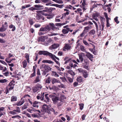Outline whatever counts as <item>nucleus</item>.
Listing matches in <instances>:
<instances>
[{
  "label": "nucleus",
  "mask_w": 122,
  "mask_h": 122,
  "mask_svg": "<svg viewBox=\"0 0 122 122\" xmlns=\"http://www.w3.org/2000/svg\"><path fill=\"white\" fill-rule=\"evenodd\" d=\"M83 79L81 76L78 77L77 79V81L80 83H81L83 81Z\"/></svg>",
  "instance_id": "25"
},
{
  "label": "nucleus",
  "mask_w": 122,
  "mask_h": 122,
  "mask_svg": "<svg viewBox=\"0 0 122 122\" xmlns=\"http://www.w3.org/2000/svg\"><path fill=\"white\" fill-rule=\"evenodd\" d=\"M53 17V16L51 15H48L47 16V18L49 19H50L52 18Z\"/></svg>",
  "instance_id": "61"
},
{
  "label": "nucleus",
  "mask_w": 122,
  "mask_h": 122,
  "mask_svg": "<svg viewBox=\"0 0 122 122\" xmlns=\"http://www.w3.org/2000/svg\"><path fill=\"white\" fill-rule=\"evenodd\" d=\"M7 80L5 79H2L0 80V82L2 83H5L7 82Z\"/></svg>",
  "instance_id": "46"
},
{
  "label": "nucleus",
  "mask_w": 122,
  "mask_h": 122,
  "mask_svg": "<svg viewBox=\"0 0 122 122\" xmlns=\"http://www.w3.org/2000/svg\"><path fill=\"white\" fill-rule=\"evenodd\" d=\"M23 67L24 68H25L26 66L27 65V61L26 60H25L24 61L22 62Z\"/></svg>",
  "instance_id": "31"
},
{
  "label": "nucleus",
  "mask_w": 122,
  "mask_h": 122,
  "mask_svg": "<svg viewBox=\"0 0 122 122\" xmlns=\"http://www.w3.org/2000/svg\"><path fill=\"white\" fill-rule=\"evenodd\" d=\"M45 33L43 32H42L41 31H39L38 33V34L39 35H41L44 34Z\"/></svg>",
  "instance_id": "53"
},
{
  "label": "nucleus",
  "mask_w": 122,
  "mask_h": 122,
  "mask_svg": "<svg viewBox=\"0 0 122 122\" xmlns=\"http://www.w3.org/2000/svg\"><path fill=\"white\" fill-rule=\"evenodd\" d=\"M80 106V109L81 110H82L84 107V104L83 103H81L79 104Z\"/></svg>",
  "instance_id": "41"
},
{
  "label": "nucleus",
  "mask_w": 122,
  "mask_h": 122,
  "mask_svg": "<svg viewBox=\"0 0 122 122\" xmlns=\"http://www.w3.org/2000/svg\"><path fill=\"white\" fill-rule=\"evenodd\" d=\"M34 6L36 8L38 9V10L42 9L44 8L43 5H35Z\"/></svg>",
  "instance_id": "15"
},
{
  "label": "nucleus",
  "mask_w": 122,
  "mask_h": 122,
  "mask_svg": "<svg viewBox=\"0 0 122 122\" xmlns=\"http://www.w3.org/2000/svg\"><path fill=\"white\" fill-rule=\"evenodd\" d=\"M50 57L53 60H54L56 63L57 64H58V66H60V63L58 62V61L56 60V59H57L58 60H59V59L56 57L55 55L51 53Z\"/></svg>",
  "instance_id": "2"
},
{
  "label": "nucleus",
  "mask_w": 122,
  "mask_h": 122,
  "mask_svg": "<svg viewBox=\"0 0 122 122\" xmlns=\"http://www.w3.org/2000/svg\"><path fill=\"white\" fill-rule=\"evenodd\" d=\"M8 25H7L5 26L3 25L2 26V27L0 28V32H3L5 31L7 29Z\"/></svg>",
  "instance_id": "17"
},
{
  "label": "nucleus",
  "mask_w": 122,
  "mask_h": 122,
  "mask_svg": "<svg viewBox=\"0 0 122 122\" xmlns=\"http://www.w3.org/2000/svg\"><path fill=\"white\" fill-rule=\"evenodd\" d=\"M78 56L79 57V59L80 61L81 62H82L83 60V57L85 56V54L83 53H81L78 54Z\"/></svg>",
  "instance_id": "11"
},
{
  "label": "nucleus",
  "mask_w": 122,
  "mask_h": 122,
  "mask_svg": "<svg viewBox=\"0 0 122 122\" xmlns=\"http://www.w3.org/2000/svg\"><path fill=\"white\" fill-rule=\"evenodd\" d=\"M17 100V97L15 96H12L11 98V102L16 101Z\"/></svg>",
  "instance_id": "28"
},
{
  "label": "nucleus",
  "mask_w": 122,
  "mask_h": 122,
  "mask_svg": "<svg viewBox=\"0 0 122 122\" xmlns=\"http://www.w3.org/2000/svg\"><path fill=\"white\" fill-rule=\"evenodd\" d=\"M51 75L55 77H59V75L56 72L53 71H52Z\"/></svg>",
  "instance_id": "27"
},
{
  "label": "nucleus",
  "mask_w": 122,
  "mask_h": 122,
  "mask_svg": "<svg viewBox=\"0 0 122 122\" xmlns=\"http://www.w3.org/2000/svg\"><path fill=\"white\" fill-rule=\"evenodd\" d=\"M58 87L60 88H64L65 87V86L64 85L62 84H61L60 85H58Z\"/></svg>",
  "instance_id": "50"
},
{
  "label": "nucleus",
  "mask_w": 122,
  "mask_h": 122,
  "mask_svg": "<svg viewBox=\"0 0 122 122\" xmlns=\"http://www.w3.org/2000/svg\"><path fill=\"white\" fill-rule=\"evenodd\" d=\"M0 62H1L3 64L5 65H7V64L5 62L3 61L0 60Z\"/></svg>",
  "instance_id": "60"
},
{
  "label": "nucleus",
  "mask_w": 122,
  "mask_h": 122,
  "mask_svg": "<svg viewBox=\"0 0 122 122\" xmlns=\"http://www.w3.org/2000/svg\"><path fill=\"white\" fill-rule=\"evenodd\" d=\"M48 39L47 36H43L39 37L37 40L38 42H44L46 39Z\"/></svg>",
  "instance_id": "8"
},
{
  "label": "nucleus",
  "mask_w": 122,
  "mask_h": 122,
  "mask_svg": "<svg viewBox=\"0 0 122 122\" xmlns=\"http://www.w3.org/2000/svg\"><path fill=\"white\" fill-rule=\"evenodd\" d=\"M48 108V106L44 104L42 106L41 111L44 113L46 112H48L49 109Z\"/></svg>",
  "instance_id": "6"
},
{
  "label": "nucleus",
  "mask_w": 122,
  "mask_h": 122,
  "mask_svg": "<svg viewBox=\"0 0 122 122\" xmlns=\"http://www.w3.org/2000/svg\"><path fill=\"white\" fill-rule=\"evenodd\" d=\"M101 25L102 27V29H101V30H103L104 27V23H103V22L101 24Z\"/></svg>",
  "instance_id": "58"
},
{
  "label": "nucleus",
  "mask_w": 122,
  "mask_h": 122,
  "mask_svg": "<svg viewBox=\"0 0 122 122\" xmlns=\"http://www.w3.org/2000/svg\"><path fill=\"white\" fill-rule=\"evenodd\" d=\"M48 95V94H45V98L47 100V101L48 102L49 100V98L47 96V95Z\"/></svg>",
  "instance_id": "56"
},
{
  "label": "nucleus",
  "mask_w": 122,
  "mask_h": 122,
  "mask_svg": "<svg viewBox=\"0 0 122 122\" xmlns=\"http://www.w3.org/2000/svg\"><path fill=\"white\" fill-rule=\"evenodd\" d=\"M25 57L26 58L27 61L28 63L29 62V55L27 53H26L25 54Z\"/></svg>",
  "instance_id": "33"
},
{
  "label": "nucleus",
  "mask_w": 122,
  "mask_h": 122,
  "mask_svg": "<svg viewBox=\"0 0 122 122\" xmlns=\"http://www.w3.org/2000/svg\"><path fill=\"white\" fill-rule=\"evenodd\" d=\"M90 44H91L92 45L93 47V48L92 49H91V51L92 52H93V53L95 55H96L97 54V52L96 51H95V46L93 44L91 43H90Z\"/></svg>",
  "instance_id": "23"
},
{
  "label": "nucleus",
  "mask_w": 122,
  "mask_h": 122,
  "mask_svg": "<svg viewBox=\"0 0 122 122\" xmlns=\"http://www.w3.org/2000/svg\"><path fill=\"white\" fill-rule=\"evenodd\" d=\"M95 31L94 30H92L90 31L89 33L91 35H94L95 34Z\"/></svg>",
  "instance_id": "45"
},
{
  "label": "nucleus",
  "mask_w": 122,
  "mask_h": 122,
  "mask_svg": "<svg viewBox=\"0 0 122 122\" xmlns=\"http://www.w3.org/2000/svg\"><path fill=\"white\" fill-rule=\"evenodd\" d=\"M51 79L50 77H48L47 79L46 80V82L47 83H49L51 81Z\"/></svg>",
  "instance_id": "39"
},
{
  "label": "nucleus",
  "mask_w": 122,
  "mask_h": 122,
  "mask_svg": "<svg viewBox=\"0 0 122 122\" xmlns=\"http://www.w3.org/2000/svg\"><path fill=\"white\" fill-rule=\"evenodd\" d=\"M85 63H83L84 67L85 69H88V62L87 61H84Z\"/></svg>",
  "instance_id": "19"
},
{
  "label": "nucleus",
  "mask_w": 122,
  "mask_h": 122,
  "mask_svg": "<svg viewBox=\"0 0 122 122\" xmlns=\"http://www.w3.org/2000/svg\"><path fill=\"white\" fill-rule=\"evenodd\" d=\"M9 27L10 28H12L11 31H14L16 29L15 26L14 25H13L12 24L9 25Z\"/></svg>",
  "instance_id": "26"
},
{
  "label": "nucleus",
  "mask_w": 122,
  "mask_h": 122,
  "mask_svg": "<svg viewBox=\"0 0 122 122\" xmlns=\"http://www.w3.org/2000/svg\"><path fill=\"white\" fill-rule=\"evenodd\" d=\"M118 17H116L114 19L115 22L117 23L118 24L119 23V21L118 20Z\"/></svg>",
  "instance_id": "47"
},
{
  "label": "nucleus",
  "mask_w": 122,
  "mask_h": 122,
  "mask_svg": "<svg viewBox=\"0 0 122 122\" xmlns=\"http://www.w3.org/2000/svg\"><path fill=\"white\" fill-rule=\"evenodd\" d=\"M16 109L15 110V111L17 113H20V108L18 107H16Z\"/></svg>",
  "instance_id": "35"
},
{
  "label": "nucleus",
  "mask_w": 122,
  "mask_h": 122,
  "mask_svg": "<svg viewBox=\"0 0 122 122\" xmlns=\"http://www.w3.org/2000/svg\"><path fill=\"white\" fill-rule=\"evenodd\" d=\"M54 5L56 7H57L59 8H62L63 6L62 5H59L58 4H54Z\"/></svg>",
  "instance_id": "42"
},
{
  "label": "nucleus",
  "mask_w": 122,
  "mask_h": 122,
  "mask_svg": "<svg viewBox=\"0 0 122 122\" xmlns=\"http://www.w3.org/2000/svg\"><path fill=\"white\" fill-rule=\"evenodd\" d=\"M90 29V28L89 26L85 27L83 31H84V32L86 33L89 31Z\"/></svg>",
  "instance_id": "29"
},
{
  "label": "nucleus",
  "mask_w": 122,
  "mask_h": 122,
  "mask_svg": "<svg viewBox=\"0 0 122 122\" xmlns=\"http://www.w3.org/2000/svg\"><path fill=\"white\" fill-rule=\"evenodd\" d=\"M83 76L85 78H86L88 76V74L87 71L85 70H83L82 71Z\"/></svg>",
  "instance_id": "18"
},
{
  "label": "nucleus",
  "mask_w": 122,
  "mask_h": 122,
  "mask_svg": "<svg viewBox=\"0 0 122 122\" xmlns=\"http://www.w3.org/2000/svg\"><path fill=\"white\" fill-rule=\"evenodd\" d=\"M86 33L84 32V31H83L81 34L80 36L81 37H83L85 35Z\"/></svg>",
  "instance_id": "57"
},
{
  "label": "nucleus",
  "mask_w": 122,
  "mask_h": 122,
  "mask_svg": "<svg viewBox=\"0 0 122 122\" xmlns=\"http://www.w3.org/2000/svg\"><path fill=\"white\" fill-rule=\"evenodd\" d=\"M42 88V86L41 85L37 84L33 87V92L35 93L39 91Z\"/></svg>",
  "instance_id": "3"
},
{
  "label": "nucleus",
  "mask_w": 122,
  "mask_h": 122,
  "mask_svg": "<svg viewBox=\"0 0 122 122\" xmlns=\"http://www.w3.org/2000/svg\"><path fill=\"white\" fill-rule=\"evenodd\" d=\"M9 73L8 71H7L3 73V74L5 76H7L9 75Z\"/></svg>",
  "instance_id": "54"
},
{
  "label": "nucleus",
  "mask_w": 122,
  "mask_h": 122,
  "mask_svg": "<svg viewBox=\"0 0 122 122\" xmlns=\"http://www.w3.org/2000/svg\"><path fill=\"white\" fill-rule=\"evenodd\" d=\"M36 19L37 20H44V18L42 16L39 14H37L36 16Z\"/></svg>",
  "instance_id": "9"
},
{
  "label": "nucleus",
  "mask_w": 122,
  "mask_h": 122,
  "mask_svg": "<svg viewBox=\"0 0 122 122\" xmlns=\"http://www.w3.org/2000/svg\"><path fill=\"white\" fill-rule=\"evenodd\" d=\"M14 85L11 82H10L9 85L6 87L5 93L6 94L9 93V91L12 90L14 88Z\"/></svg>",
  "instance_id": "1"
},
{
  "label": "nucleus",
  "mask_w": 122,
  "mask_h": 122,
  "mask_svg": "<svg viewBox=\"0 0 122 122\" xmlns=\"http://www.w3.org/2000/svg\"><path fill=\"white\" fill-rule=\"evenodd\" d=\"M64 11H66V12L63 14V15H64L65 16L66 15H68L69 14L70 11L68 10L65 9Z\"/></svg>",
  "instance_id": "30"
},
{
  "label": "nucleus",
  "mask_w": 122,
  "mask_h": 122,
  "mask_svg": "<svg viewBox=\"0 0 122 122\" xmlns=\"http://www.w3.org/2000/svg\"><path fill=\"white\" fill-rule=\"evenodd\" d=\"M26 91H30L31 90V88L29 86H26L25 89Z\"/></svg>",
  "instance_id": "51"
},
{
  "label": "nucleus",
  "mask_w": 122,
  "mask_h": 122,
  "mask_svg": "<svg viewBox=\"0 0 122 122\" xmlns=\"http://www.w3.org/2000/svg\"><path fill=\"white\" fill-rule=\"evenodd\" d=\"M52 41V39L51 38H49L46 41L44 42L43 44L45 46H47L49 45V44Z\"/></svg>",
  "instance_id": "12"
},
{
  "label": "nucleus",
  "mask_w": 122,
  "mask_h": 122,
  "mask_svg": "<svg viewBox=\"0 0 122 122\" xmlns=\"http://www.w3.org/2000/svg\"><path fill=\"white\" fill-rule=\"evenodd\" d=\"M29 23H30V24L31 25H32L34 23L32 20L31 19H30L29 20Z\"/></svg>",
  "instance_id": "63"
},
{
  "label": "nucleus",
  "mask_w": 122,
  "mask_h": 122,
  "mask_svg": "<svg viewBox=\"0 0 122 122\" xmlns=\"http://www.w3.org/2000/svg\"><path fill=\"white\" fill-rule=\"evenodd\" d=\"M63 33L64 34H66L68 32V31H67L66 29H63L62 31Z\"/></svg>",
  "instance_id": "48"
},
{
  "label": "nucleus",
  "mask_w": 122,
  "mask_h": 122,
  "mask_svg": "<svg viewBox=\"0 0 122 122\" xmlns=\"http://www.w3.org/2000/svg\"><path fill=\"white\" fill-rule=\"evenodd\" d=\"M80 49L82 51H85V47L82 46H80Z\"/></svg>",
  "instance_id": "49"
},
{
  "label": "nucleus",
  "mask_w": 122,
  "mask_h": 122,
  "mask_svg": "<svg viewBox=\"0 0 122 122\" xmlns=\"http://www.w3.org/2000/svg\"><path fill=\"white\" fill-rule=\"evenodd\" d=\"M17 118L18 119H20V118H21V117L19 115L15 116L12 117V118Z\"/></svg>",
  "instance_id": "52"
},
{
  "label": "nucleus",
  "mask_w": 122,
  "mask_h": 122,
  "mask_svg": "<svg viewBox=\"0 0 122 122\" xmlns=\"http://www.w3.org/2000/svg\"><path fill=\"white\" fill-rule=\"evenodd\" d=\"M9 112L10 114L13 115H15L17 114V113L15 110H13L12 111H10Z\"/></svg>",
  "instance_id": "37"
},
{
  "label": "nucleus",
  "mask_w": 122,
  "mask_h": 122,
  "mask_svg": "<svg viewBox=\"0 0 122 122\" xmlns=\"http://www.w3.org/2000/svg\"><path fill=\"white\" fill-rule=\"evenodd\" d=\"M27 110V111L30 113H32V112H35L36 111V110H35L34 109H32L29 108Z\"/></svg>",
  "instance_id": "38"
},
{
  "label": "nucleus",
  "mask_w": 122,
  "mask_h": 122,
  "mask_svg": "<svg viewBox=\"0 0 122 122\" xmlns=\"http://www.w3.org/2000/svg\"><path fill=\"white\" fill-rule=\"evenodd\" d=\"M43 63H47L49 64H53L54 62L52 61L49 60H44L42 61Z\"/></svg>",
  "instance_id": "24"
},
{
  "label": "nucleus",
  "mask_w": 122,
  "mask_h": 122,
  "mask_svg": "<svg viewBox=\"0 0 122 122\" xmlns=\"http://www.w3.org/2000/svg\"><path fill=\"white\" fill-rule=\"evenodd\" d=\"M51 82L53 84H54L56 83H60V82L59 80L55 78H53L52 79Z\"/></svg>",
  "instance_id": "21"
},
{
  "label": "nucleus",
  "mask_w": 122,
  "mask_h": 122,
  "mask_svg": "<svg viewBox=\"0 0 122 122\" xmlns=\"http://www.w3.org/2000/svg\"><path fill=\"white\" fill-rule=\"evenodd\" d=\"M67 71L68 73L70 74L71 75H75L74 73L72 71L68 70Z\"/></svg>",
  "instance_id": "36"
},
{
  "label": "nucleus",
  "mask_w": 122,
  "mask_h": 122,
  "mask_svg": "<svg viewBox=\"0 0 122 122\" xmlns=\"http://www.w3.org/2000/svg\"><path fill=\"white\" fill-rule=\"evenodd\" d=\"M71 59H68L67 60H65L66 61H65L64 63L65 64H66L68 62H71Z\"/></svg>",
  "instance_id": "59"
},
{
  "label": "nucleus",
  "mask_w": 122,
  "mask_h": 122,
  "mask_svg": "<svg viewBox=\"0 0 122 122\" xmlns=\"http://www.w3.org/2000/svg\"><path fill=\"white\" fill-rule=\"evenodd\" d=\"M98 16V14L96 13L92 15V17L95 20L97 21H98V23H99V22L98 21V20L97 18Z\"/></svg>",
  "instance_id": "14"
},
{
  "label": "nucleus",
  "mask_w": 122,
  "mask_h": 122,
  "mask_svg": "<svg viewBox=\"0 0 122 122\" xmlns=\"http://www.w3.org/2000/svg\"><path fill=\"white\" fill-rule=\"evenodd\" d=\"M23 97H22L20 101L17 102L16 104V105L17 106H20L22 105L24 102V100H22Z\"/></svg>",
  "instance_id": "20"
},
{
  "label": "nucleus",
  "mask_w": 122,
  "mask_h": 122,
  "mask_svg": "<svg viewBox=\"0 0 122 122\" xmlns=\"http://www.w3.org/2000/svg\"><path fill=\"white\" fill-rule=\"evenodd\" d=\"M71 67L69 65V66H67L66 68V69H71Z\"/></svg>",
  "instance_id": "62"
},
{
  "label": "nucleus",
  "mask_w": 122,
  "mask_h": 122,
  "mask_svg": "<svg viewBox=\"0 0 122 122\" xmlns=\"http://www.w3.org/2000/svg\"><path fill=\"white\" fill-rule=\"evenodd\" d=\"M59 46V45L58 44H54L52 45L51 46H50L49 49L50 50H52V49H55L57 48Z\"/></svg>",
  "instance_id": "13"
},
{
  "label": "nucleus",
  "mask_w": 122,
  "mask_h": 122,
  "mask_svg": "<svg viewBox=\"0 0 122 122\" xmlns=\"http://www.w3.org/2000/svg\"><path fill=\"white\" fill-rule=\"evenodd\" d=\"M86 55L87 57L91 60L93 58L92 55L89 52H87Z\"/></svg>",
  "instance_id": "22"
},
{
  "label": "nucleus",
  "mask_w": 122,
  "mask_h": 122,
  "mask_svg": "<svg viewBox=\"0 0 122 122\" xmlns=\"http://www.w3.org/2000/svg\"><path fill=\"white\" fill-rule=\"evenodd\" d=\"M71 47V46L69 44H64V48L67 50H69Z\"/></svg>",
  "instance_id": "16"
},
{
  "label": "nucleus",
  "mask_w": 122,
  "mask_h": 122,
  "mask_svg": "<svg viewBox=\"0 0 122 122\" xmlns=\"http://www.w3.org/2000/svg\"><path fill=\"white\" fill-rule=\"evenodd\" d=\"M39 31H40L48 32L50 31V28L48 25H46L45 27H41V28Z\"/></svg>",
  "instance_id": "4"
},
{
  "label": "nucleus",
  "mask_w": 122,
  "mask_h": 122,
  "mask_svg": "<svg viewBox=\"0 0 122 122\" xmlns=\"http://www.w3.org/2000/svg\"><path fill=\"white\" fill-rule=\"evenodd\" d=\"M83 43L86 45L88 46L89 45V44L85 40H83Z\"/></svg>",
  "instance_id": "55"
},
{
  "label": "nucleus",
  "mask_w": 122,
  "mask_h": 122,
  "mask_svg": "<svg viewBox=\"0 0 122 122\" xmlns=\"http://www.w3.org/2000/svg\"><path fill=\"white\" fill-rule=\"evenodd\" d=\"M27 106H28V104L25 103L22 107V110H23L27 108Z\"/></svg>",
  "instance_id": "32"
},
{
  "label": "nucleus",
  "mask_w": 122,
  "mask_h": 122,
  "mask_svg": "<svg viewBox=\"0 0 122 122\" xmlns=\"http://www.w3.org/2000/svg\"><path fill=\"white\" fill-rule=\"evenodd\" d=\"M51 53L46 51H40L38 52V54L40 55L43 54L44 55L48 56L49 57Z\"/></svg>",
  "instance_id": "5"
},
{
  "label": "nucleus",
  "mask_w": 122,
  "mask_h": 122,
  "mask_svg": "<svg viewBox=\"0 0 122 122\" xmlns=\"http://www.w3.org/2000/svg\"><path fill=\"white\" fill-rule=\"evenodd\" d=\"M52 99L54 104L57 105H58V102H60V100L59 99L58 97L56 96L52 98Z\"/></svg>",
  "instance_id": "10"
},
{
  "label": "nucleus",
  "mask_w": 122,
  "mask_h": 122,
  "mask_svg": "<svg viewBox=\"0 0 122 122\" xmlns=\"http://www.w3.org/2000/svg\"><path fill=\"white\" fill-rule=\"evenodd\" d=\"M46 25L49 26L50 28V30H51V29L54 30H55V29H58L57 27H55L54 24L53 23H49V24Z\"/></svg>",
  "instance_id": "7"
},
{
  "label": "nucleus",
  "mask_w": 122,
  "mask_h": 122,
  "mask_svg": "<svg viewBox=\"0 0 122 122\" xmlns=\"http://www.w3.org/2000/svg\"><path fill=\"white\" fill-rule=\"evenodd\" d=\"M42 2L44 3H47L51 1L50 0H41Z\"/></svg>",
  "instance_id": "43"
},
{
  "label": "nucleus",
  "mask_w": 122,
  "mask_h": 122,
  "mask_svg": "<svg viewBox=\"0 0 122 122\" xmlns=\"http://www.w3.org/2000/svg\"><path fill=\"white\" fill-rule=\"evenodd\" d=\"M29 10H30L33 11L35 10H38V9L36 8L33 7H31L29 9Z\"/></svg>",
  "instance_id": "44"
},
{
  "label": "nucleus",
  "mask_w": 122,
  "mask_h": 122,
  "mask_svg": "<svg viewBox=\"0 0 122 122\" xmlns=\"http://www.w3.org/2000/svg\"><path fill=\"white\" fill-rule=\"evenodd\" d=\"M55 96L53 94H51L49 95V97L50 98H54Z\"/></svg>",
  "instance_id": "64"
},
{
  "label": "nucleus",
  "mask_w": 122,
  "mask_h": 122,
  "mask_svg": "<svg viewBox=\"0 0 122 122\" xmlns=\"http://www.w3.org/2000/svg\"><path fill=\"white\" fill-rule=\"evenodd\" d=\"M40 81V77L39 76H37L34 81L35 83H36L39 82Z\"/></svg>",
  "instance_id": "40"
},
{
  "label": "nucleus",
  "mask_w": 122,
  "mask_h": 122,
  "mask_svg": "<svg viewBox=\"0 0 122 122\" xmlns=\"http://www.w3.org/2000/svg\"><path fill=\"white\" fill-rule=\"evenodd\" d=\"M53 1L59 4H62L63 3L62 0H53Z\"/></svg>",
  "instance_id": "34"
}]
</instances>
